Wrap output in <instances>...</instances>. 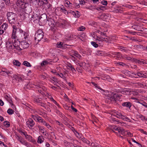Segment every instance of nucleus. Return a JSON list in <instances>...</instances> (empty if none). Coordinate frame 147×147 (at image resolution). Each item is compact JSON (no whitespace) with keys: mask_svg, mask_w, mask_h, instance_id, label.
<instances>
[{"mask_svg":"<svg viewBox=\"0 0 147 147\" xmlns=\"http://www.w3.org/2000/svg\"><path fill=\"white\" fill-rule=\"evenodd\" d=\"M17 5L24 9L25 13L29 14L32 11L31 5L28 3H25L21 1H18L16 2Z\"/></svg>","mask_w":147,"mask_h":147,"instance_id":"f257e3e1","label":"nucleus"},{"mask_svg":"<svg viewBox=\"0 0 147 147\" xmlns=\"http://www.w3.org/2000/svg\"><path fill=\"white\" fill-rule=\"evenodd\" d=\"M7 18L9 23L11 24H15L17 20V16L16 14L12 12L7 13Z\"/></svg>","mask_w":147,"mask_h":147,"instance_id":"f03ea898","label":"nucleus"},{"mask_svg":"<svg viewBox=\"0 0 147 147\" xmlns=\"http://www.w3.org/2000/svg\"><path fill=\"white\" fill-rule=\"evenodd\" d=\"M110 129H111L112 131L115 132V133H117V132H115V131H117L120 134V135H126L127 134V132L125 131V130L122 128L120 127H117L114 125H111L110 127Z\"/></svg>","mask_w":147,"mask_h":147,"instance_id":"7ed1b4c3","label":"nucleus"},{"mask_svg":"<svg viewBox=\"0 0 147 147\" xmlns=\"http://www.w3.org/2000/svg\"><path fill=\"white\" fill-rule=\"evenodd\" d=\"M111 37H108V38L105 37H96L95 38L96 42L92 41L91 42V44L95 47L96 48L98 47V45L96 43H98L100 44V42L105 41L106 42H109V40H110Z\"/></svg>","mask_w":147,"mask_h":147,"instance_id":"20e7f679","label":"nucleus"},{"mask_svg":"<svg viewBox=\"0 0 147 147\" xmlns=\"http://www.w3.org/2000/svg\"><path fill=\"white\" fill-rule=\"evenodd\" d=\"M121 96V94L118 93H112L111 96H108L107 98L111 101H116Z\"/></svg>","mask_w":147,"mask_h":147,"instance_id":"39448f33","label":"nucleus"},{"mask_svg":"<svg viewBox=\"0 0 147 147\" xmlns=\"http://www.w3.org/2000/svg\"><path fill=\"white\" fill-rule=\"evenodd\" d=\"M13 30L12 31V37H17L19 36V30L20 29L17 28L16 26H13Z\"/></svg>","mask_w":147,"mask_h":147,"instance_id":"423d86ee","label":"nucleus"},{"mask_svg":"<svg viewBox=\"0 0 147 147\" xmlns=\"http://www.w3.org/2000/svg\"><path fill=\"white\" fill-rule=\"evenodd\" d=\"M43 20L42 17L40 18V17L38 16L37 14L35 13H33V15L31 16V20L34 21L35 20H39V21H42Z\"/></svg>","mask_w":147,"mask_h":147,"instance_id":"0eeeda50","label":"nucleus"},{"mask_svg":"<svg viewBox=\"0 0 147 147\" xmlns=\"http://www.w3.org/2000/svg\"><path fill=\"white\" fill-rule=\"evenodd\" d=\"M34 124V121L31 119H29L26 122V125L30 128V127H33Z\"/></svg>","mask_w":147,"mask_h":147,"instance_id":"6e6552de","label":"nucleus"},{"mask_svg":"<svg viewBox=\"0 0 147 147\" xmlns=\"http://www.w3.org/2000/svg\"><path fill=\"white\" fill-rule=\"evenodd\" d=\"M131 91L129 88H124L122 91V93L127 95H130L131 94Z\"/></svg>","mask_w":147,"mask_h":147,"instance_id":"1a4fd4ad","label":"nucleus"},{"mask_svg":"<svg viewBox=\"0 0 147 147\" xmlns=\"http://www.w3.org/2000/svg\"><path fill=\"white\" fill-rule=\"evenodd\" d=\"M44 36V33L42 30L40 29L38 30L35 34L36 37H43Z\"/></svg>","mask_w":147,"mask_h":147,"instance_id":"9d476101","label":"nucleus"},{"mask_svg":"<svg viewBox=\"0 0 147 147\" xmlns=\"http://www.w3.org/2000/svg\"><path fill=\"white\" fill-rule=\"evenodd\" d=\"M67 45L64 44L62 42H58L57 44V47L58 48H64Z\"/></svg>","mask_w":147,"mask_h":147,"instance_id":"9b49d317","label":"nucleus"},{"mask_svg":"<svg viewBox=\"0 0 147 147\" xmlns=\"http://www.w3.org/2000/svg\"><path fill=\"white\" fill-rule=\"evenodd\" d=\"M48 21V24L49 26L51 27V28H53L54 27V22L53 19L51 18H49L47 20Z\"/></svg>","mask_w":147,"mask_h":147,"instance_id":"f8f14e48","label":"nucleus"},{"mask_svg":"<svg viewBox=\"0 0 147 147\" xmlns=\"http://www.w3.org/2000/svg\"><path fill=\"white\" fill-rule=\"evenodd\" d=\"M5 98L13 106H14L13 104L12 103V101L11 97L9 96V94L5 95L4 96Z\"/></svg>","mask_w":147,"mask_h":147,"instance_id":"ddd939ff","label":"nucleus"},{"mask_svg":"<svg viewBox=\"0 0 147 147\" xmlns=\"http://www.w3.org/2000/svg\"><path fill=\"white\" fill-rule=\"evenodd\" d=\"M3 72H4V73L5 74V76H6L7 75L8 76H9L10 74H12V71H9L7 69L3 68Z\"/></svg>","mask_w":147,"mask_h":147,"instance_id":"4468645a","label":"nucleus"},{"mask_svg":"<svg viewBox=\"0 0 147 147\" xmlns=\"http://www.w3.org/2000/svg\"><path fill=\"white\" fill-rule=\"evenodd\" d=\"M21 36L27 37L28 36V33L24 32L22 30H19V36Z\"/></svg>","mask_w":147,"mask_h":147,"instance_id":"2eb2a0df","label":"nucleus"},{"mask_svg":"<svg viewBox=\"0 0 147 147\" xmlns=\"http://www.w3.org/2000/svg\"><path fill=\"white\" fill-rule=\"evenodd\" d=\"M122 105L123 107H126L129 108H130L131 106V104L129 102H123Z\"/></svg>","mask_w":147,"mask_h":147,"instance_id":"dca6fc26","label":"nucleus"},{"mask_svg":"<svg viewBox=\"0 0 147 147\" xmlns=\"http://www.w3.org/2000/svg\"><path fill=\"white\" fill-rule=\"evenodd\" d=\"M6 47L8 49H13L15 47L14 45L10 43H6Z\"/></svg>","mask_w":147,"mask_h":147,"instance_id":"f3484780","label":"nucleus"},{"mask_svg":"<svg viewBox=\"0 0 147 147\" xmlns=\"http://www.w3.org/2000/svg\"><path fill=\"white\" fill-rule=\"evenodd\" d=\"M44 140V138L42 136H39L38 138L37 142L39 144H41L43 142Z\"/></svg>","mask_w":147,"mask_h":147,"instance_id":"a211bd4d","label":"nucleus"},{"mask_svg":"<svg viewBox=\"0 0 147 147\" xmlns=\"http://www.w3.org/2000/svg\"><path fill=\"white\" fill-rule=\"evenodd\" d=\"M22 144L24 145L27 147H30V145L28 143L24 141L23 138L20 142Z\"/></svg>","mask_w":147,"mask_h":147,"instance_id":"6ab92c4d","label":"nucleus"},{"mask_svg":"<svg viewBox=\"0 0 147 147\" xmlns=\"http://www.w3.org/2000/svg\"><path fill=\"white\" fill-rule=\"evenodd\" d=\"M13 64L14 65L18 66H20L21 65L20 62L17 60H14L13 61Z\"/></svg>","mask_w":147,"mask_h":147,"instance_id":"aec40b11","label":"nucleus"},{"mask_svg":"<svg viewBox=\"0 0 147 147\" xmlns=\"http://www.w3.org/2000/svg\"><path fill=\"white\" fill-rule=\"evenodd\" d=\"M146 74H144L140 72V73L138 74V75L139 78H147V76L145 75Z\"/></svg>","mask_w":147,"mask_h":147,"instance_id":"412c9836","label":"nucleus"},{"mask_svg":"<svg viewBox=\"0 0 147 147\" xmlns=\"http://www.w3.org/2000/svg\"><path fill=\"white\" fill-rule=\"evenodd\" d=\"M7 27V24L4 23L2 25L0 28L1 29L5 30Z\"/></svg>","mask_w":147,"mask_h":147,"instance_id":"4be33fe9","label":"nucleus"},{"mask_svg":"<svg viewBox=\"0 0 147 147\" xmlns=\"http://www.w3.org/2000/svg\"><path fill=\"white\" fill-rule=\"evenodd\" d=\"M115 115L117 117L121 119H123V115H122V114L121 113H117L116 114V115Z\"/></svg>","mask_w":147,"mask_h":147,"instance_id":"5701e85b","label":"nucleus"},{"mask_svg":"<svg viewBox=\"0 0 147 147\" xmlns=\"http://www.w3.org/2000/svg\"><path fill=\"white\" fill-rule=\"evenodd\" d=\"M115 115L117 117L121 119H123V115H122V114L121 113H117L116 114V115Z\"/></svg>","mask_w":147,"mask_h":147,"instance_id":"b1692460","label":"nucleus"},{"mask_svg":"<svg viewBox=\"0 0 147 147\" xmlns=\"http://www.w3.org/2000/svg\"><path fill=\"white\" fill-rule=\"evenodd\" d=\"M140 72H137L136 73H134V72H132V73H131V74L132 75H131V77L132 76L134 77L135 78H139V77L138 76V74L140 73Z\"/></svg>","mask_w":147,"mask_h":147,"instance_id":"393cba45","label":"nucleus"},{"mask_svg":"<svg viewBox=\"0 0 147 147\" xmlns=\"http://www.w3.org/2000/svg\"><path fill=\"white\" fill-rule=\"evenodd\" d=\"M23 64L28 67H31L32 66L30 64L26 61H24L23 63Z\"/></svg>","mask_w":147,"mask_h":147,"instance_id":"a878e982","label":"nucleus"},{"mask_svg":"<svg viewBox=\"0 0 147 147\" xmlns=\"http://www.w3.org/2000/svg\"><path fill=\"white\" fill-rule=\"evenodd\" d=\"M123 73L126 75L130 77L131 76V72L125 70L123 71Z\"/></svg>","mask_w":147,"mask_h":147,"instance_id":"bb28decb","label":"nucleus"},{"mask_svg":"<svg viewBox=\"0 0 147 147\" xmlns=\"http://www.w3.org/2000/svg\"><path fill=\"white\" fill-rule=\"evenodd\" d=\"M73 14L75 17L78 18L80 16V13L78 11H77L76 12L73 11Z\"/></svg>","mask_w":147,"mask_h":147,"instance_id":"cd10ccee","label":"nucleus"},{"mask_svg":"<svg viewBox=\"0 0 147 147\" xmlns=\"http://www.w3.org/2000/svg\"><path fill=\"white\" fill-rule=\"evenodd\" d=\"M81 140L84 142L86 143L87 144H90L89 141L87 140L84 137H82L81 139Z\"/></svg>","mask_w":147,"mask_h":147,"instance_id":"c85d7f7f","label":"nucleus"},{"mask_svg":"<svg viewBox=\"0 0 147 147\" xmlns=\"http://www.w3.org/2000/svg\"><path fill=\"white\" fill-rule=\"evenodd\" d=\"M61 12L64 13L65 14H68L67 11L66 10L65 8L64 7H61Z\"/></svg>","mask_w":147,"mask_h":147,"instance_id":"c756f323","label":"nucleus"},{"mask_svg":"<svg viewBox=\"0 0 147 147\" xmlns=\"http://www.w3.org/2000/svg\"><path fill=\"white\" fill-rule=\"evenodd\" d=\"M4 125L7 127H8L10 126V123L9 122L5 121L4 122Z\"/></svg>","mask_w":147,"mask_h":147,"instance_id":"7c9ffc66","label":"nucleus"},{"mask_svg":"<svg viewBox=\"0 0 147 147\" xmlns=\"http://www.w3.org/2000/svg\"><path fill=\"white\" fill-rule=\"evenodd\" d=\"M13 37H10L8 39L7 41L6 42V43H10L13 44Z\"/></svg>","mask_w":147,"mask_h":147,"instance_id":"2f4dec72","label":"nucleus"},{"mask_svg":"<svg viewBox=\"0 0 147 147\" xmlns=\"http://www.w3.org/2000/svg\"><path fill=\"white\" fill-rule=\"evenodd\" d=\"M65 5L67 7H70L72 5V4L70 3V2L69 1H66L65 3Z\"/></svg>","mask_w":147,"mask_h":147,"instance_id":"473e14b6","label":"nucleus"},{"mask_svg":"<svg viewBox=\"0 0 147 147\" xmlns=\"http://www.w3.org/2000/svg\"><path fill=\"white\" fill-rule=\"evenodd\" d=\"M126 131L127 132V134H126V135H122V136H121V135H120V136L122 138H123L124 136H127V135H128L129 136H131V134L129 132H127V131Z\"/></svg>","mask_w":147,"mask_h":147,"instance_id":"72a5a7b5","label":"nucleus"},{"mask_svg":"<svg viewBox=\"0 0 147 147\" xmlns=\"http://www.w3.org/2000/svg\"><path fill=\"white\" fill-rule=\"evenodd\" d=\"M85 27L83 26H81L80 27H79L78 28V30L80 31H83L85 29Z\"/></svg>","mask_w":147,"mask_h":147,"instance_id":"f704fd0d","label":"nucleus"},{"mask_svg":"<svg viewBox=\"0 0 147 147\" xmlns=\"http://www.w3.org/2000/svg\"><path fill=\"white\" fill-rule=\"evenodd\" d=\"M7 113L9 115H11L13 113V111L12 109H9L8 110Z\"/></svg>","mask_w":147,"mask_h":147,"instance_id":"c9c22d12","label":"nucleus"},{"mask_svg":"<svg viewBox=\"0 0 147 147\" xmlns=\"http://www.w3.org/2000/svg\"><path fill=\"white\" fill-rule=\"evenodd\" d=\"M92 83V84L96 88H98V89H100L101 90H102V88L100 87L99 86H98L97 85L95 84L94 82H91Z\"/></svg>","mask_w":147,"mask_h":147,"instance_id":"e433bc0d","label":"nucleus"},{"mask_svg":"<svg viewBox=\"0 0 147 147\" xmlns=\"http://www.w3.org/2000/svg\"><path fill=\"white\" fill-rule=\"evenodd\" d=\"M122 119L123 120L126 121H130V119L128 117H125L124 115H123Z\"/></svg>","mask_w":147,"mask_h":147,"instance_id":"4c0bfd02","label":"nucleus"},{"mask_svg":"<svg viewBox=\"0 0 147 147\" xmlns=\"http://www.w3.org/2000/svg\"><path fill=\"white\" fill-rule=\"evenodd\" d=\"M16 138L18 140L20 141V142L21 141V140L23 138L21 137L20 136L18 135H16Z\"/></svg>","mask_w":147,"mask_h":147,"instance_id":"58836bf2","label":"nucleus"},{"mask_svg":"<svg viewBox=\"0 0 147 147\" xmlns=\"http://www.w3.org/2000/svg\"><path fill=\"white\" fill-rule=\"evenodd\" d=\"M39 116L38 115H32V117L34 120H35L37 121Z\"/></svg>","mask_w":147,"mask_h":147,"instance_id":"ea45409f","label":"nucleus"},{"mask_svg":"<svg viewBox=\"0 0 147 147\" xmlns=\"http://www.w3.org/2000/svg\"><path fill=\"white\" fill-rule=\"evenodd\" d=\"M53 79H54V80H53V81H51V82L53 83V84L54 85H57V79L53 77Z\"/></svg>","mask_w":147,"mask_h":147,"instance_id":"a19ab883","label":"nucleus"},{"mask_svg":"<svg viewBox=\"0 0 147 147\" xmlns=\"http://www.w3.org/2000/svg\"><path fill=\"white\" fill-rule=\"evenodd\" d=\"M38 38L37 39L38 42V43L39 41H40V40H41L42 39H44V40H43L44 41H46V39L45 37H38Z\"/></svg>","mask_w":147,"mask_h":147,"instance_id":"79ce46f5","label":"nucleus"},{"mask_svg":"<svg viewBox=\"0 0 147 147\" xmlns=\"http://www.w3.org/2000/svg\"><path fill=\"white\" fill-rule=\"evenodd\" d=\"M117 64H119L120 65H121L122 66H124L125 65V64L124 63L121 62H117Z\"/></svg>","mask_w":147,"mask_h":147,"instance_id":"37998d69","label":"nucleus"},{"mask_svg":"<svg viewBox=\"0 0 147 147\" xmlns=\"http://www.w3.org/2000/svg\"><path fill=\"white\" fill-rule=\"evenodd\" d=\"M23 79H22V77L20 76H18L16 80L18 81L19 82L22 81Z\"/></svg>","mask_w":147,"mask_h":147,"instance_id":"c03bdc74","label":"nucleus"},{"mask_svg":"<svg viewBox=\"0 0 147 147\" xmlns=\"http://www.w3.org/2000/svg\"><path fill=\"white\" fill-rule=\"evenodd\" d=\"M49 63L48 61H43V62L41 63V65L42 66H43L45 65H46L47 64Z\"/></svg>","mask_w":147,"mask_h":147,"instance_id":"a18cd8bd","label":"nucleus"},{"mask_svg":"<svg viewBox=\"0 0 147 147\" xmlns=\"http://www.w3.org/2000/svg\"><path fill=\"white\" fill-rule=\"evenodd\" d=\"M76 134H78V135L76 134H75L76 135L77 137L78 138H79L81 140V138H82L83 137H82L81 136V134H79L76 131Z\"/></svg>","mask_w":147,"mask_h":147,"instance_id":"49530a36","label":"nucleus"},{"mask_svg":"<svg viewBox=\"0 0 147 147\" xmlns=\"http://www.w3.org/2000/svg\"><path fill=\"white\" fill-rule=\"evenodd\" d=\"M26 14L25 13V14H20V15L21 16V18H22L23 19H24L25 18L26 16Z\"/></svg>","mask_w":147,"mask_h":147,"instance_id":"de8ad7c7","label":"nucleus"},{"mask_svg":"<svg viewBox=\"0 0 147 147\" xmlns=\"http://www.w3.org/2000/svg\"><path fill=\"white\" fill-rule=\"evenodd\" d=\"M101 3L103 5H107V2L106 1H102L101 2Z\"/></svg>","mask_w":147,"mask_h":147,"instance_id":"09e8293b","label":"nucleus"},{"mask_svg":"<svg viewBox=\"0 0 147 147\" xmlns=\"http://www.w3.org/2000/svg\"><path fill=\"white\" fill-rule=\"evenodd\" d=\"M5 3L7 5H9L10 3V0H3Z\"/></svg>","mask_w":147,"mask_h":147,"instance_id":"8fccbe9b","label":"nucleus"},{"mask_svg":"<svg viewBox=\"0 0 147 147\" xmlns=\"http://www.w3.org/2000/svg\"><path fill=\"white\" fill-rule=\"evenodd\" d=\"M123 57L124 58H125L128 60H130L131 59V58L130 57H128L126 55H124Z\"/></svg>","mask_w":147,"mask_h":147,"instance_id":"3c124183","label":"nucleus"},{"mask_svg":"<svg viewBox=\"0 0 147 147\" xmlns=\"http://www.w3.org/2000/svg\"><path fill=\"white\" fill-rule=\"evenodd\" d=\"M92 36V37H98V36L97 35V34L96 32H93V33H92L91 34Z\"/></svg>","mask_w":147,"mask_h":147,"instance_id":"603ef678","label":"nucleus"},{"mask_svg":"<svg viewBox=\"0 0 147 147\" xmlns=\"http://www.w3.org/2000/svg\"><path fill=\"white\" fill-rule=\"evenodd\" d=\"M38 127L39 130H40V131H42V130H44V128L42 126H41L40 125H38Z\"/></svg>","mask_w":147,"mask_h":147,"instance_id":"864d4df0","label":"nucleus"},{"mask_svg":"<svg viewBox=\"0 0 147 147\" xmlns=\"http://www.w3.org/2000/svg\"><path fill=\"white\" fill-rule=\"evenodd\" d=\"M43 119L41 117L39 116L37 121H38V122L41 123V121H43Z\"/></svg>","mask_w":147,"mask_h":147,"instance_id":"5fc2aeb1","label":"nucleus"},{"mask_svg":"<svg viewBox=\"0 0 147 147\" xmlns=\"http://www.w3.org/2000/svg\"><path fill=\"white\" fill-rule=\"evenodd\" d=\"M80 2V4L82 5H83L85 3V1L84 0H81Z\"/></svg>","mask_w":147,"mask_h":147,"instance_id":"6e6d98bb","label":"nucleus"},{"mask_svg":"<svg viewBox=\"0 0 147 147\" xmlns=\"http://www.w3.org/2000/svg\"><path fill=\"white\" fill-rule=\"evenodd\" d=\"M134 61L136 63H138L141 64V62L142 61H140L138 60L135 59L134 60Z\"/></svg>","mask_w":147,"mask_h":147,"instance_id":"4d7b16f0","label":"nucleus"},{"mask_svg":"<svg viewBox=\"0 0 147 147\" xmlns=\"http://www.w3.org/2000/svg\"><path fill=\"white\" fill-rule=\"evenodd\" d=\"M132 28L136 30H139L138 29V26L136 25H134L132 26Z\"/></svg>","mask_w":147,"mask_h":147,"instance_id":"13d9d810","label":"nucleus"},{"mask_svg":"<svg viewBox=\"0 0 147 147\" xmlns=\"http://www.w3.org/2000/svg\"><path fill=\"white\" fill-rule=\"evenodd\" d=\"M102 53L101 51H97L96 53V54L98 55H102Z\"/></svg>","mask_w":147,"mask_h":147,"instance_id":"bf43d9fd","label":"nucleus"},{"mask_svg":"<svg viewBox=\"0 0 147 147\" xmlns=\"http://www.w3.org/2000/svg\"><path fill=\"white\" fill-rule=\"evenodd\" d=\"M74 53L75 54L74 55H75V56H76V55H77L78 56H77L78 57V58H80L81 57L80 55L78 54V53L77 51H75Z\"/></svg>","mask_w":147,"mask_h":147,"instance_id":"052dcab7","label":"nucleus"},{"mask_svg":"<svg viewBox=\"0 0 147 147\" xmlns=\"http://www.w3.org/2000/svg\"><path fill=\"white\" fill-rule=\"evenodd\" d=\"M3 68L2 69L1 71L0 72V75H1L5 76V74L4 73L5 72H3Z\"/></svg>","mask_w":147,"mask_h":147,"instance_id":"680f3d73","label":"nucleus"},{"mask_svg":"<svg viewBox=\"0 0 147 147\" xmlns=\"http://www.w3.org/2000/svg\"><path fill=\"white\" fill-rule=\"evenodd\" d=\"M140 130L141 133L147 135V132L146 131H144L143 129H140Z\"/></svg>","mask_w":147,"mask_h":147,"instance_id":"e2e57ef3","label":"nucleus"},{"mask_svg":"<svg viewBox=\"0 0 147 147\" xmlns=\"http://www.w3.org/2000/svg\"><path fill=\"white\" fill-rule=\"evenodd\" d=\"M52 100L53 101V102L57 105L58 106L59 105V104L57 103V102L53 98H51Z\"/></svg>","mask_w":147,"mask_h":147,"instance_id":"0e129e2a","label":"nucleus"},{"mask_svg":"<svg viewBox=\"0 0 147 147\" xmlns=\"http://www.w3.org/2000/svg\"><path fill=\"white\" fill-rule=\"evenodd\" d=\"M39 105L41 106H42L44 108L45 107V104H44V103L42 102H40Z\"/></svg>","mask_w":147,"mask_h":147,"instance_id":"69168bd1","label":"nucleus"},{"mask_svg":"<svg viewBox=\"0 0 147 147\" xmlns=\"http://www.w3.org/2000/svg\"><path fill=\"white\" fill-rule=\"evenodd\" d=\"M58 75L61 78H63V79H65V77L64 76L63 74H58Z\"/></svg>","mask_w":147,"mask_h":147,"instance_id":"338daca9","label":"nucleus"},{"mask_svg":"<svg viewBox=\"0 0 147 147\" xmlns=\"http://www.w3.org/2000/svg\"><path fill=\"white\" fill-rule=\"evenodd\" d=\"M71 108L74 111H75L76 112H77V110L76 109L74 108L72 105L71 106Z\"/></svg>","mask_w":147,"mask_h":147,"instance_id":"774afa93","label":"nucleus"}]
</instances>
